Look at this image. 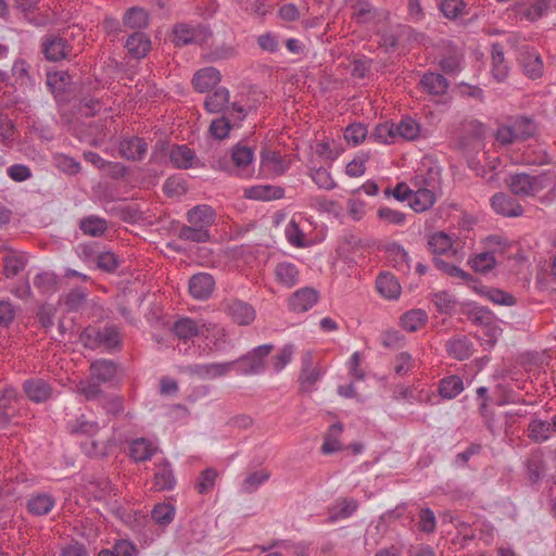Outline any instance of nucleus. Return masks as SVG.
<instances>
[{
	"label": "nucleus",
	"instance_id": "4c0bfd02",
	"mask_svg": "<svg viewBox=\"0 0 556 556\" xmlns=\"http://www.w3.org/2000/svg\"><path fill=\"white\" fill-rule=\"evenodd\" d=\"M342 431L343 426L340 422L330 426L321 445V451L324 454L336 453L343 448L342 443L340 442V435Z\"/></svg>",
	"mask_w": 556,
	"mask_h": 556
},
{
	"label": "nucleus",
	"instance_id": "2f4dec72",
	"mask_svg": "<svg viewBox=\"0 0 556 556\" xmlns=\"http://www.w3.org/2000/svg\"><path fill=\"white\" fill-rule=\"evenodd\" d=\"M435 194L433 191L427 188H419L417 191H413V195L409 198V206L417 213L425 212L433 206L435 203Z\"/></svg>",
	"mask_w": 556,
	"mask_h": 556
},
{
	"label": "nucleus",
	"instance_id": "2eb2a0df",
	"mask_svg": "<svg viewBox=\"0 0 556 556\" xmlns=\"http://www.w3.org/2000/svg\"><path fill=\"white\" fill-rule=\"evenodd\" d=\"M23 388L28 399L36 403L46 402L52 395L51 386L39 378L26 380Z\"/></svg>",
	"mask_w": 556,
	"mask_h": 556
},
{
	"label": "nucleus",
	"instance_id": "e433bc0d",
	"mask_svg": "<svg viewBox=\"0 0 556 556\" xmlns=\"http://www.w3.org/2000/svg\"><path fill=\"white\" fill-rule=\"evenodd\" d=\"M123 23L126 27L142 29L149 25V14L142 8L132 7L125 12Z\"/></svg>",
	"mask_w": 556,
	"mask_h": 556
},
{
	"label": "nucleus",
	"instance_id": "f704fd0d",
	"mask_svg": "<svg viewBox=\"0 0 556 556\" xmlns=\"http://www.w3.org/2000/svg\"><path fill=\"white\" fill-rule=\"evenodd\" d=\"M395 135L396 140L403 139L407 141H413L419 137L420 134V125L412 117L405 116L395 124Z\"/></svg>",
	"mask_w": 556,
	"mask_h": 556
},
{
	"label": "nucleus",
	"instance_id": "b1692460",
	"mask_svg": "<svg viewBox=\"0 0 556 556\" xmlns=\"http://www.w3.org/2000/svg\"><path fill=\"white\" fill-rule=\"evenodd\" d=\"M446 350L455 359L464 361L472 354V342L466 336L454 337L446 342Z\"/></svg>",
	"mask_w": 556,
	"mask_h": 556
},
{
	"label": "nucleus",
	"instance_id": "6e6552de",
	"mask_svg": "<svg viewBox=\"0 0 556 556\" xmlns=\"http://www.w3.org/2000/svg\"><path fill=\"white\" fill-rule=\"evenodd\" d=\"M215 288V279L211 274L198 273L189 279V292L195 300H207Z\"/></svg>",
	"mask_w": 556,
	"mask_h": 556
},
{
	"label": "nucleus",
	"instance_id": "c03bdc74",
	"mask_svg": "<svg viewBox=\"0 0 556 556\" xmlns=\"http://www.w3.org/2000/svg\"><path fill=\"white\" fill-rule=\"evenodd\" d=\"M210 237L211 236L207 229H202L195 225L182 226L178 230V238L185 241L203 243L207 242Z\"/></svg>",
	"mask_w": 556,
	"mask_h": 556
},
{
	"label": "nucleus",
	"instance_id": "58836bf2",
	"mask_svg": "<svg viewBox=\"0 0 556 556\" xmlns=\"http://www.w3.org/2000/svg\"><path fill=\"white\" fill-rule=\"evenodd\" d=\"M428 315L422 309H412L401 317V326L409 331L415 332L426 325Z\"/></svg>",
	"mask_w": 556,
	"mask_h": 556
},
{
	"label": "nucleus",
	"instance_id": "37998d69",
	"mask_svg": "<svg viewBox=\"0 0 556 556\" xmlns=\"http://www.w3.org/2000/svg\"><path fill=\"white\" fill-rule=\"evenodd\" d=\"M270 478V472L267 469L253 471L247 476L241 484L242 492L247 494L254 493L263 483Z\"/></svg>",
	"mask_w": 556,
	"mask_h": 556
},
{
	"label": "nucleus",
	"instance_id": "6e6d98bb",
	"mask_svg": "<svg viewBox=\"0 0 556 556\" xmlns=\"http://www.w3.org/2000/svg\"><path fill=\"white\" fill-rule=\"evenodd\" d=\"M553 2L554 0H533L531 4L523 10L522 16L528 21L534 22L547 12Z\"/></svg>",
	"mask_w": 556,
	"mask_h": 556
},
{
	"label": "nucleus",
	"instance_id": "de8ad7c7",
	"mask_svg": "<svg viewBox=\"0 0 556 556\" xmlns=\"http://www.w3.org/2000/svg\"><path fill=\"white\" fill-rule=\"evenodd\" d=\"M26 266V258L23 255L9 254L3 257V274L7 278L18 275Z\"/></svg>",
	"mask_w": 556,
	"mask_h": 556
},
{
	"label": "nucleus",
	"instance_id": "39448f33",
	"mask_svg": "<svg viewBox=\"0 0 556 556\" xmlns=\"http://www.w3.org/2000/svg\"><path fill=\"white\" fill-rule=\"evenodd\" d=\"M220 307L233 323L240 326L251 325L256 316L251 304L236 298L225 299Z\"/></svg>",
	"mask_w": 556,
	"mask_h": 556
},
{
	"label": "nucleus",
	"instance_id": "bf43d9fd",
	"mask_svg": "<svg viewBox=\"0 0 556 556\" xmlns=\"http://www.w3.org/2000/svg\"><path fill=\"white\" fill-rule=\"evenodd\" d=\"M216 478L217 471L214 468H207L201 471L194 485L198 493H208L214 488Z\"/></svg>",
	"mask_w": 556,
	"mask_h": 556
},
{
	"label": "nucleus",
	"instance_id": "f8f14e48",
	"mask_svg": "<svg viewBox=\"0 0 556 556\" xmlns=\"http://www.w3.org/2000/svg\"><path fill=\"white\" fill-rule=\"evenodd\" d=\"M88 340H93V345L114 349L119 345L121 339L117 329L113 326H106L102 329L85 331Z\"/></svg>",
	"mask_w": 556,
	"mask_h": 556
},
{
	"label": "nucleus",
	"instance_id": "9b49d317",
	"mask_svg": "<svg viewBox=\"0 0 556 556\" xmlns=\"http://www.w3.org/2000/svg\"><path fill=\"white\" fill-rule=\"evenodd\" d=\"M556 186V172L546 169L536 175L528 174V197H535L545 189H553Z\"/></svg>",
	"mask_w": 556,
	"mask_h": 556
},
{
	"label": "nucleus",
	"instance_id": "a211bd4d",
	"mask_svg": "<svg viewBox=\"0 0 556 556\" xmlns=\"http://www.w3.org/2000/svg\"><path fill=\"white\" fill-rule=\"evenodd\" d=\"M125 48L132 58L142 59L151 49V40L144 33L135 31L127 38Z\"/></svg>",
	"mask_w": 556,
	"mask_h": 556
},
{
	"label": "nucleus",
	"instance_id": "f3484780",
	"mask_svg": "<svg viewBox=\"0 0 556 556\" xmlns=\"http://www.w3.org/2000/svg\"><path fill=\"white\" fill-rule=\"evenodd\" d=\"M55 505V498L48 493H35L27 500V510L34 516L48 515Z\"/></svg>",
	"mask_w": 556,
	"mask_h": 556
},
{
	"label": "nucleus",
	"instance_id": "72a5a7b5",
	"mask_svg": "<svg viewBox=\"0 0 556 556\" xmlns=\"http://www.w3.org/2000/svg\"><path fill=\"white\" fill-rule=\"evenodd\" d=\"M176 479L168 462L159 465L154 473V486L157 491L174 489Z\"/></svg>",
	"mask_w": 556,
	"mask_h": 556
},
{
	"label": "nucleus",
	"instance_id": "20e7f679",
	"mask_svg": "<svg viewBox=\"0 0 556 556\" xmlns=\"http://www.w3.org/2000/svg\"><path fill=\"white\" fill-rule=\"evenodd\" d=\"M71 42L59 34H47L41 39V53L49 62H59L71 56Z\"/></svg>",
	"mask_w": 556,
	"mask_h": 556
},
{
	"label": "nucleus",
	"instance_id": "7c9ffc66",
	"mask_svg": "<svg viewBox=\"0 0 556 556\" xmlns=\"http://www.w3.org/2000/svg\"><path fill=\"white\" fill-rule=\"evenodd\" d=\"M79 229L86 236L101 237L108 230V220L97 215H89L80 219Z\"/></svg>",
	"mask_w": 556,
	"mask_h": 556
},
{
	"label": "nucleus",
	"instance_id": "603ef678",
	"mask_svg": "<svg viewBox=\"0 0 556 556\" xmlns=\"http://www.w3.org/2000/svg\"><path fill=\"white\" fill-rule=\"evenodd\" d=\"M381 519L383 521L403 520V525H410L414 521L413 511L408 510V506L405 503L397 505L395 508L387 510Z\"/></svg>",
	"mask_w": 556,
	"mask_h": 556
},
{
	"label": "nucleus",
	"instance_id": "09e8293b",
	"mask_svg": "<svg viewBox=\"0 0 556 556\" xmlns=\"http://www.w3.org/2000/svg\"><path fill=\"white\" fill-rule=\"evenodd\" d=\"M76 392L81 394L87 401H96L103 394L100 383L91 377L89 380L79 381L76 386Z\"/></svg>",
	"mask_w": 556,
	"mask_h": 556
},
{
	"label": "nucleus",
	"instance_id": "393cba45",
	"mask_svg": "<svg viewBox=\"0 0 556 556\" xmlns=\"http://www.w3.org/2000/svg\"><path fill=\"white\" fill-rule=\"evenodd\" d=\"M358 503L354 498H339L330 508H329V521L336 522L341 519H346L351 517L357 509Z\"/></svg>",
	"mask_w": 556,
	"mask_h": 556
},
{
	"label": "nucleus",
	"instance_id": "5701e85b",
	"mask_svg": "<svg viewBox=\"0 0 556 556\" xmlns=\"http://www.w3.org/2000/svg\"><path fill=\"white\" fill-rule=\"evenodd\" d=\"M420 85L422 89L432 96H442L448 89L447 79L440 73L429 72L424 74Z\"/></svg>",
	"mask_w": 556,
	"mask_h": 556
},
{
	"label": "nucleus",
	"instance_id": "ddd939ff",
	"mask_svg": "<svg viewBox=\"0 0 556 556\" xmlns=\"http://www.w3.org/2000/svg\"><path fill=\"white\" fill-rule=\"evenodd\" d=\"M222 79V75L215 67H204L199 70L192 78L193 88L198 92H207L216 87Z\"/></svg>",
	"mask_w": 556,
	"mask_h": 556
},
{
	"label": "nucleus",
	"instance_id": "a19ab883",
	"mask_svg": "<svg viewBox=\"0 0 556 556\" xmlns=\"http://www.w3.org/2000/svg\"><path fill=\"white\" fill-rule=\"evenodd\" d=\"M67 429L73 434H85L92 437L99 431V425L97 421L89 420L85 415H81L75 420L68 421Z\"/></svg>",
	"mask_w": 556,
	"mask_h": 556
},
{
	"label": "nucleus",
	"instance_id": "c756f323",
	"mask_svg": "<svg viewBox=\"0 0 556 556\" xmlns=\"http://www.w3.org/2000/svg\"><path fill=\"white\" fill-rule=\"evenodd\" d=\"M492 75L497 81H503L508 75V66L505 62L504 50L501 43L495 42L491 48Z\"/></svg>",
	"mask_w": 556,
	"mask_h": 556
},
{
	"label": "nucleus",
	"instance_id": "e2e57ef3",
	"mask_svg": "<svg viewBox=\"0 0 556 556\" xmlns=\"http://www.w3.org/2000/svg\"><path fill=\"white\" fill-rule=\"evenodd\" d=\"M88 292L84 288L72 289L64 300L68 311H78L86 302Z\"/></svg>",
	"mask_w": 556,
	"mask_h": 556
},
{
	"label": "nucleus",
	"instance_id": "4d7b16f0",
	"mask_svg": "<svg viewBox=\"0 0 556 556\" xmlns=\"http://www.w3.org/2000/svg\"><path fill=\"white\" fill-rule=\"evenodd\" d=\"M507 186L518 197H528V173H516L509 176Z\"/></svg>",
	"mask_w": 556,
	"mask_h": 556
},
{
	"label": "nucleus",
	"instance_id": "680f3d73",
	"mask_svg": "<svg viewBox=\"0 0 556 556\" xmlns=\"http://www.w3.org/2000/svg\"><path fill=\"white\" fill-rule=\"evenodd\" d=\"M433 262L438 269H440L450 277L458 278L464 281L471 280V276L468 273L438 256L433 258Z\"/></svg>",
	"mask_w": 556,
	"mask_h": 556
},
{
	"label": "nucleus",
	"instance_id": "5fc2aeb1",
	"mask_svg": "<svg viewBox=\"0 0 556 556\" xmlns=\"http://www.w3.org/2000/svg\"><path fill=\"white\" fill-rule=\"evenodd\" d=\"M530 438L536 442H543L551 438L552 424L535 419L529 425Z\"/></svg>",
	"mask_w": 556,
	"mask_h": 556
},
{
	"label": "nucleus",
	"instance_id": "412c9836",
	"mask_svg": "<svg viewBox=\"0 0 556 556\" xmlns=\"http://www.w3.org/2000/svg\"><path fill=\"white\" fill-rule=\"evenodd\" d=\"M117 372V365L113 361L98 359L90 365V376L99 383L111 382Z\"/></svg>",
	"mask_w": 556,
	"mask_h": 556
},
{
	"label": "nucleus",
	"instance_id": "052dcab7",
	"mask_svg": "<svg viewBox=\"0 0 556 556\" xmlns=\"http://www.w3.org/2000/svg\"><path fill=\"white\" fill-rule=\"evenodd\" d=\"M231 125L230 118L223 115L212 121L208 131L213 138L223 140L228 137Z\"/></svg>",
	"mask_w": 556,
	"mask_h": 556
},
{
	"label": "nucleus",
	"instance_id": "dca6fc26",
	"mask_svg": "<svg viewBox=\"0 0 556 556\" xmlns=\"http://www.w3.org/2000/svg\"><path fill=\"white\" fill-rule=\"evenodd\" d=\"M526 475L531 484H536L545 475L546 465L541 451L532 452L525 462Z\"/></svg>",
	"mask_w": 556,
	"mask_h": 556
},
{
	"label": "nucleus",
	"instance_id": "a18cd8bd",
	"mask_svg": "<svg viewBox=\"0 0 556 556\" xmlns=\"http://www.w3.org/2000/svg\"><path fill=\"white\" fill-rule=\"evenodd\" d=\"M151 517L160 526H168L175 517V507L170 503H159L152 511Z\"/></svg>",
	"mask_w": 556,
	"mask_h": 556
},
{
	"label": "nucleus",
	"instance_id": "ea45409f",
	"mask_svg": "<svg viewBox=\"0 0 556 556\" xmlns=\"http://www.w3.org/2000/svg\"><path fill=\"white\" fill-rule=\"evenodd\" d=\"M197 28L186 23H178L173 28V42L177 47L188 46L195 41Z\"/></svg>",
	"mask_w": 556,
	"mask_h": 556
},
{
	"label": "nucleus",
	"instance_id": "864d4df0",
	"mask_svg": "<svg viewBox=\"0 0 556 556\" xmlns=\"http://www.w3.org/2000/svg\"><path fill=\"white\" fill-rule=\"evenodd\" d=\"M469 264L475 271L486 274L494 268L496 261L492 252H482L471 258Z\"/></svg>",
	"mask_w": 556,
	"mask_h": 556
},
{
	"label": "nucleus",
	"instance_id": "9d476101",
	"mask_svg": "<svg viewBox=\"0 0 556 556\" xmlns=\"http://www.w3.org/2000/svg\"><path fill=\"white\" fill-rule=\"evenodd\" d=\"M518 60L529 78L536 79L542 76L543 61L535 49L529 47L521 49Z\"/></svg>",
	"mask_w": 556,
	"mask_h": 556
},
{
	"label": "nucleus",
	"instance_id": "cd10ccee",
	"mask_svg": "<svg viewBox=\"0 0 556 556\" xmlns=\"http://www.w3.org/2000/svg\"><path fill=\"white\" fill-rule=\"evenodd\" d=\"M464 390L463 379L458 376L451 375L442 378L439 382L438 392L444 400H453Z\"/></svg>",
	"mask_w": 556,
	"mask_h": 556
},
{
	"label": "nucleus",
	"instance_id": "774afa93",
	"mask_svg": "<svg viewBox=\"0 0 556 556\" xmlns=\"http://www.w3.org/2000/svg\"><path fill=\"white\" fill-rule=\"evenodd\" d=\"M468 318L475 325L489 326L493 323L494 315L486 307L476 306L469 311Z\"/></svg>",
	"mask_w": 556,
	"mask_h": 556
},
{
	"label": "nucleus",
	"instance_id": "69168bd1",
	"mask_svg": "<svg viewBox=\"0 0 556 556\" xmlns=\"http://www.w3.org/2000/svg\"><path fill=\"white\" fill-rule=\"evenodd\" d=\"M367 128L364 124L354 123L345 128L344 138L349 143L357 146L363 142L367 136Z\"/></svg>",
	"mask_w": 556,
	"mask_h": 556
},
{
	"label": "nucleus",
	"instance_id": "423d86ee",
	"mask_svg": "<svg viewBox=\"0 0 556 556\" xmlns=\"http://www.w3.org/2000/svg\"><path fill=\"white\" fill-rule=\"evenodd\" d=\"M233 369V363H210V364H190L181 367L180 371L191 377H198L202 380H212L226 376Z\"/></svg>",
	"mask_w": 556,
	"mask_h": 556
},
{
	"label": "nucleus",
	"instance_id": "4be33fe9",
	"mask_svg": "<svg viewBox=\"0 0 556 556\" xmlns=\"http://www.w3.org/2000/svg\"><path fill=\"white\" fill-rule=\"evenodd\" d=\"M169 161L176 168L188 169L195 165V153L189 147L175 146L169 151Z\"/></svg>",
	"mask_w": 556,
	"mask_h": 556
},
{
	"label": "nucleus",
	"instance_id": "8fccbe9b",
	"mask_svg": "<svg viewBox=\"0 0 556 556\" xmlns=\"http://www.w3.org/2000/svg\"><path fill=\"white\" fill-rule=\"evenodd\" d=\"M321 374L319 367L301 369L299 376L300 391L302 393L312 392L315 383L320 379Z\"/></svg>",
	"mask_w": 556,
	"mask_h": 556
},
{
	"label": "nucleus",
	"instance_id": "0eeeda50",
	"mask_svg": "<svg viewBox=\"0 0 556 556\" xmlns=\"http://www.w3.org/2000/svg\"><path fill=\"white\" fill-rule=\"evenodd\" d=\"M490 202L494 212L505 217H519L523 214L522 205L511 195L504 192L495 193Z\"/></svg>",
	"mask_w": 556,
	"mask_h": 556
},
{
	"label": "nucleus",
	"instance_id": "aec40b11",
	"mask_svg": "<svg viewBox=\"0 0 556 556\" xmlns=\"http://www.w3.org/2000/svg\"><path fill=\"white\" fill-rule=\"evenodd\" d=\"M283 194V188L270 185H260L244 189V197L247 199L260 201L278 200L281 199Z\"/></svg>",
	"mask_w": 556,
	"mask_h": 556
},
{
	"label": "nucleus",
	"instance_id": "bb28decb",
	"mask_svg": "<svg viewBox=\"0 0 556 556\" xmlns=\"http://www.w3.org/2000/svg\"><path fill=\"white\" fill-rule=\"evenodd\" d=\"M378 292L387 299H397L401 286L391 273H381L376 280Z\"/></svg>",
	"mask_w": 556,
	"mask_h": 556
},
{
	"label": "nucleus",
	"instance_id": "0e129e2a",
	"mask_svg": "<svg viewBox=\"0 0 556 556\" xmlns=\"http://www.w3.org/2000/svg\"><path fill=\"white\" fill-rule=\"evenodd\" d=\"M466 8L464 0H442L440 10L443 15L448 20H455L463 14Z\"/></svg>",
	"mask_w": 556,
	"mask_h": 556
},
{
	"label": "nucleus",
	"instance_id": "338daca9",
	"mask_svg": "<svg viewBox=\"0 0 556 556\" xmlns=\"http://www.w3.org/2000/svg\"><path fill=\"white\" fill-rule=\"evenodd\" d=\"M96 264L99 269L106 273H113L118 267V260L112 251H99L96 257Z\"/></svg>",
	"mask_w": 556,
	"mask_h": 556
},
{
	"label": "nucleus",
	"instance_id": "1a4fd4ad",
	"mask_svg": "<svg viewBox=\"0 0 556 556\" xmlns=\"http://www.w3.org/2000/svg\"><path fill=\"white\" fill-rule=\"evenodd\" d=\"M319 299L318 292L309 287L296 290L289 299V309L294 313H304L312 308Z\"/></svg>",
	"mask_w": 556,
	"mask_h": 556
},
{
	"label": "nucleus",
	"instance_id": "79ce46f5",
	"mask_svg": "<svg viewBox=\"0 0 556 556\" xmlns=\"http://www.w3.org/2000/svg\"><path fill=\"white\" fill-rule=\"evenodd\" d=\"M429 250L434 255H447L450 253H454L452 239L444 232H435L433 233L428 241Z\"/></svg>",
	"mask_w": 556,
	"mask_h": 556
},
{
	"label": "nucleus",
	"instance_id": "3c124183",
	"mask_svg": "<svg viewBox=\"0 0 556 556\" xmlns=\"http://www.w3.org/2000/svg\"><path fill=\"white\" fill-rule=\"evenodd\" d=\"M395 124L382 123L376 126L369 139L381 143H394L396 141Z\"/></svg>",
	"mask_w": 556,
	"mask_h": 556
},
{
	"label": "nucleus",
	"instance_id": "7ed1b4c3",
	"mask_svg": "<svg viewBox=\"0 0 556 556\" xmlns=\"http://www.w3.org/2000/svg\"><path fill=\"white\" fill-rule=\"evenodd\" d=\"M273 349V344H263L256 346L247 355L232 361L231 363H233V369L244 376L263 372L266 367L265 358L269 355Z\"/></svg>",
	"mask_w": 556,
	"mask_h": 556
},
{
	"label": "nucleus",
	"instance_id": "f257e3e1",
	"mask_svg": "<svg viewBox=\"0 0 556 556\" xmlns=\"http://www.w3.org/2000/svg\"><path fill=\"white\" fill-rule=\"evenodd\" d=\"M174 333L181 340L187 341L198 336L213 338L225 342L227 340L226 329L217 324L204 319H191L189 317L178 319L173 326Z\"/></svg>",
	"mask_w": 556,
	"mask_h": 556
},
{
	"label": "nucleus",
	"instance_id": "49530a36",
	"mask_svg": "<svg viewBox=\"0 0 556 556\" xmlns=\"http://www.w3.org/2000/svg\"><path fill=\"white\" fill-rule=\"evenodd\" d=\"M34 286L42 294L53 293L58 289V277L49 271L37 274L34 278Z\"/></svg>",
	"mask_w": 556,
	"mask_h": 556
},
{
	"label": "nucleus",
	"instance_id": "c9c22d12",
	"mask_svg": "<svg viewBox=\"0 0 556 556\" xmlns=\"http://www.w3.org/2000/svg\"><path fill=\"white\" fill-rule=\"evenodd\" d=\"M388 260L393 266L402 273H408L410 269V258L408 253L401 245L393 243L388 249Z\"/></svg>",
	"mask_w": 556,
	"mask_h": 556
},
{
	"label": "nucleus",
	"instance_id": "6ab92c4d",
	"mask_svg": "<svg viewBox=\"0 0 556 556\" xmlns=\"http://www.w3.org/2000/svg\"><path fill=\"white\" fill-rule=\"evenodd\" d=\"M187 219L190 225L208 230L215 222V213L208 205H197L188 211Z\"/></svg>",
	"mask_w": 556,
	"mask_h": 556
},
{
	"label": "nucleus",
	"instance_id": "a878e982",
	"mask_svg": "<svg viewBox=\"0 0 556 556\" xmlns=\"http://www.w3.org/2000/svg\"><path fill=\"white\" fill-rule=\"evenodd\" d=\"M229 98V90L225 87H219L205 98L204 108L211 114L222 113L227 109Z\"/></svg>",
	"mask_w": 556,
	"mask_h": 556
},
{
	"label": "nucleus",
	"instance_id": "c85d7f7f",
	"mask_svg": "<svg viewBox=\"0 0 556 556\" xmlns=\"http://www.w3.org/2000/svg\"><path fill=\"white\" fill-rule=\"evenodd\" d=\"M157 447L151 441L144 438L136 439L129 447V455L135 462H146L151 459Z\"/></svg>",
	"mask_w": 556,
	"mask_h": 556
},
{
	"label": "nucleus",
	"instance_id": "4468645a",
	"mask_svg": "<svg viewBox=\"0 0 556 556\" xmlns=\"http://www.w3.org/2000/svg\"><path fill=\"white\" fill-rule=\"evenodd\" d=\"M148 151L147 142L139 137L124 139L119 143L121 155L129 161H141Z\"/></svg>",
	"mask_w": 556,
	"mask_h": 556
},
{
	"label": "nucleus",
	"instance_id": "f03ea898",
	"mask_svg": "<svg viewBox=\"0 0 556 556\" xmlns=\"http://www.w3.org/2000/svg\"><path fill=\"white\" fill-rule=\"evenodd\" d=\"M535 131L536 124L532 118L517 116L501 125L496 130L495 138L502 146H509L533 137Z\"/></svg>",
	"mask_w": 556,
	"mask_h": 556
},
{
	"label": "nucleus",
	"instance_id": "13d9d810",
	"mask_svg": "<svg viewBox=\"0 0 556 556\" xmlns=\"http://www.w3.org/2000/svg\"><path fill=\"white\" fill-rule=\"evenodd\" d=\"M262 164L273 173L280 175L287 170V165L281 155L275 151H267L262 154Z\"/></svg>",
	"mask_w": 556,
	"mask_h": 556
},
{
	"label": "nucleus",
	"instance_id": "473e14b6",
	"mask_svg": "<svg viewBox=\"0 0 556 556\" xmlns=\"http://www.w3.org/2000/svg\"><path fill=\"white\" fill-rule=\"evenodd\" d=\"M275 275L279 283L291 288L299 281V269L290 262H281L276 265Z\"/></svg>",
	"mask_w": 556,
	"mask_h": 556
}]
</instances>
